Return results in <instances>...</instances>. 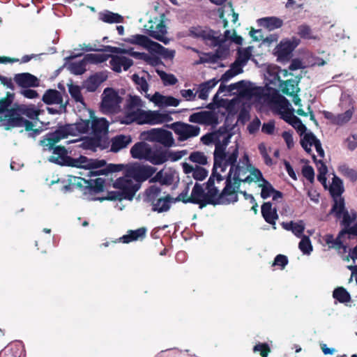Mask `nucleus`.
Segmentation results:
<instances>
[{
	"instance_id": "obj_1",
	"label": "nucleus",
	"mask_w": 357,
	"mask_h": 357,
	"mask_svg": "<svg viewBox=\"0 0 357 357\" xmlns=\"http://www.w3.org/2000/svg\"><path fill=\"white\" fill-rule=\"evenodd\" d=\"M155 172V167L134 163L126 169L124 177L115 181L113 187L122 190L120 195L126 199L132 200L139 189L141 183L149 178Z\"/></svg>"
},
{
	"instance_id": "obj_2",
	"label": "nucleus",
	"mask_w": 357,
	"mask_h": 357,
	"mask_svg": "<svg viewBox=\"0 0 357 357\" xmlns=\"http://www.w3.org/2000/svg\"><path fill=\"white\" fill-rule=\"evenodd\" d=\"M232 151L229 153L227 158V164L230 166L229 172L225 177V186L222 190V195H225L228 197L231 202H236L238 201L237 192L241 186V183H246L244 181L245 176H248V173L250 171L249 167L241 166L236 164L237 158L238 157V145L236 144L234 147H231Z\"/></svg>"
},
{
	"instance_id": "obj_3",
	"label": "nucleus",
	"mask_w": 357,
	"mask_h": 357,
	"mask_svg": "<svg viewBox=\"0 0 357 357\" xmlns=\"http://www.w3.org/2000/svg\"><path fill=\"white\" fill-rule=\"evenodd\" d=\"M216 177H213L211 174L208 181L206 183V192H204L202 186L196 183L192 188L191 196L188 200L184 199L183 192L180 193V197H183L182 201L185 203L189 202L198 204L200 208H203L208 204L213 206L218 204H229L231 200L222 195V191L220 192L218 186H215Z\"/></svg>"
},
{
	"instance_id": "obj_4",
	"label": "nucleus",
	"mask_w": 357,
	"mask_h": 357,
	"mask_svg": "<svg viewBox=\"0 0 357 357\" xmlns=\"http://www.w3.org/2000/svg\"><path fill=\"white\" fill-rule=\"evenodd\" d=\"M130 154L133 158L145 160L154 165L165 163L171 156L173 161L178 160V151L172 154L163 147H152L144 142L135 144L130 149Z\"/></svg>"
},
{
	"instance_id": "obj_5",
	"label": "nucleus",
	"mask_w": 357,
	"mask_h": 357,
	"mask_svg": "<svg viewBox=\"0 0 357 357\" xmlns=\"http://www.w3.org/2000/svg\"><path fill=\"white\" fill-rule=\"evenodd\" d=\"M59 129L54 131L49 132L43 136L39 141V145L42 146L43 151H52L53 155H51L49 160L60 165L76 166L77 161L75 158L68 155V151L63 146L56 145L61 140L67 139L68 137H57L56 132Z\"/></svg>"
},
{
	"instance_id": "obj_6",
	"label": "nucleus",
	"mask_w": 357,
	"mask_h": 357,
	"mask_svg": "<svg viewBox=\"0 0 357 357\" xmlns=\"http://www.w3.org/2000/svg\"><path fill=\"white\" fill-rule=\"evenodd\" d=\"M190 35L195 38H201L211 47H218L214 52L218 59H225L229 54V48L222 45L225 39L221 37L219 31H215L207 26H192L190 29Z\"/></svg>"
},
{
	"instance_id": "obj_7",
	"label": "nucleus",
	"mask_w": 357,
	"mask_h": 357,
	"mask_svg": "<svg viewBox=\"0 0 357 357\" xmlns=\"http://www.w3.org/2000/svg\"><path fill=\"white\" fill-rule=\"evenodd\" d=\"M231 146L229 151H225L226 147L220 144V140H218L215 144V151L213 153V167L212 169L213 177H216V183H220L224 181L225 177L221 174L225 172L229 166L227 164V158L229 153L232 151Z\"/></svg>"
},
{
	"instance_id": "obj_8",
	"label": "nucleus",
	"mask_w": 357,
	"mask_h": 357,
	"mask_svg": "<svg viewBox=\"0 0 357 357\" xmlns=\"http://www.w3.org/2000/svg\"><path fill=\"white\" fill-rule=\"evenodd\" d=\"M131 116L132 120L139 125H155L172 121V118L169 113H161L160 111H145L141 109H137L133 112Z\"/></svg>"
},
{
	"instance_id": "obj_9",
	"label": "nucleus",
	"mask_w": 357,
	"mask_h": 357,
	"mask_svg": "<svg viewBox=\"0 0 357 357\" xmlns=\"http://www.w3.org/2000/svg\"><path fill=\"white\" fill-rule=\"evenodd\" d=\"M90 127L91 121L89 119H80L75 123L58 124L56 128L59 129L58 132H56L57 137H68L79 134H85L89 132Z\"/></svg>"
},
{
	"instance_id": "obj_10",
	"label": "nucleus",
	"mask_w": 357,
	"mask_h": 357,
	"mask_svg": "<svg viewBox=\"0 0 357 357\" xmlns=\"http://www.w3.org/2000/svg\"><path fill=\"white\" fill-rule=\"evenodd\" d=\"M123 98L118 92L112 88L105 89L100 103L101 110L105 114H113L116 112Z\"/></svg>"
},
{
	"instance_id": "obj_11",
	"label": "nucleus",
	"mask_w": 357,
	"mask_h": 357,
	"mask_svg": "<svg viewBox=\"0 0 357 357\" xmlns=\"http://www.w3.org/2000/svg\"><path fill=\"white\" fill-rule=\"evenodd\" d=\"M164 15H162L160 20L155 17V20H149L148 24L145 25V30L149 36L167 44L168 40L165 37L167 29L164 22Z\"/></svg>"
},
{
	"instance_id": "obj_12",
	"label": "nucleus",
	"mask_w": 357,
	"mask_h": 357,
	"mask_svg": "<svg viewBox=\"0 0 357 357\" xmlns=\"http://www.w3.org/2000/svg\"><path fill=\"white\" fill-rule=\"evenodd\" d=\"M146 135V140L158 142L165 147H170L174 143L172 132L162 128H153L149 130Z\"/></svg>"
},
{
	"instance_id": "obj_13",
	"label": "nucleus",
	"mask_w": 357,
	"mask_h": 357,
	"mask_svg": "<svg viewBox=\"0 0 357 357\" xmlns=\"http://www.w3.org/2000/svg\"><path fill=\"white\" fill-rule=\"evenodd\" d=\"M189 121L192 123L213 126L218 124V117L213 111H202L191 114Z\"/></svg>"
},
{
	"instance_id": "obj_14",
	"label": "nucleus",
	"mask_w": 357,
	"mask_h": 357,
	"mask_svg": "<svg viewBox=\"0 0 357 357\" xmlns=\"http://www.w3.org/2000/svg\"><path fill=\"white\" fill-rule=\"evenodd\" d=\"M39 110L36 109L33 106H27L26 105H15L10 110L9 118L14 116H26L30 119H38L39 116Z\"/></svg>"
},
{
	"instance_id": "obj_15",
	"label": "nucleus",
	"mask_w": 357,
	"mask_h": 357,
	"mask_svg": "<svg viewBox=\"0 0 357 357\" xmlns=\"http://www.w3.org/2000/svg\"><path fill=\"white\" fill-rule=\"evenodd\" d=\"M13 94L8 92L6 96L0 98V126H2L5 130L7 128V122L8 121L9 115L11 107Z\"/></svg>"
},
{
	"instance_id": "obj_16",
	"label": "nucleus",
	"mask_w": 357,
	"mask_h": 357,
	"mask_svg": "<svg viewBox=\"0 0 357 357\" xmlns=\"http://www.w3.org/2000/svg\"><path fill=\"white\" fill-rule=\"evenodd\" d=\"M13 79L17 86L21 88L37 87L39 86L38 78L29 73L15 74Z\"/></svg>"
},
{
	"instance_id": "obj_17",
	"label": "nucleus",
	"mask_w": 357,
	"mask_h": 357,
	"mask_svg": "<svg viewBox=\"0 0 357 357\" xmlns=\"http://www.w3.org/2000/svg\"><path fill=\"white\" fill-rule=\"evenodd\" d=\"M109 61L112 69L116 73H121L122 67L124 70H128L132 65L133 61L131 59L123 56L110 55Z\"/></svg>"
},
{
	"instance_id": "obj_18",
	"label": "nucleus",
	"mask_w": 357,
	"mask_h": 357,
	"mask_svg": "<svg viewBox=\"0 0 357 357\" xmlns=\"http://www.w3.org/2000/svg\"><path fill=\"white\" fill-rule=\"evenodd\" d=\"M132 142L130 135H117L111 139L110 151L117 153L121 149L126 148Z\"/></svg>"
},
{
	"instance_id": "obj_19",
	"label": "nucleus",
	"mask_w": 357,
	"mask_h": 357,
	"mask_svg": "<svg viewBox=\"0 0 357 357\" xmlns=\"http://www.w3.org/2000/svg\"><path fill=\"white\" fill-rule=\"evenodd\" d=\"M261 215L265 221L271 225H275L276 220L278 219L277 209L273 208L272 203L270 202H264L261 207Z\"/></svg>"
},
{
	"instance_id": "obj_20",
	"label": "nucleus",
	"mask_w": 357,
	"mask_h": 357,
	"mask_svg": "<svg viewBox=\"0 0 357 357\" xmlns=\"http://www.w3.org/2000/svg\"><path fill=\"white\" fill-rule=\"evenodd\" d=\"M23 126L26 131L30 132L33 130L34 124L32 121L25 119L23 116H14V118L8 119L6 130H10L15 128H20Z\"/></svg>"
},
{
	"instance_id": "obj_21",
	"label": "nucleus",
	"mask_w": 357,
	"mask_h": 357,
	"mask_svg": "<svg viewBox=\"0 0 357 357\" xmlns=\"http://www.w3.org/2000/svg\"><path fill=\"white\" fill-rule=\"evenodd\" d=\"M107 75L103 73H96L91 75L84 82V87L89 92H94L99 86L107 79Z\"/></svg>"
},
{
	"instance_id": "obj_22",
	"label": "nucleus",
	"mask_w": 357,
	"mask_h": 357,
	"mask_svg": "<svg viewBox=\"0 0 357 357\" xmlns=\"http://www.w3.org/2000/svg\"><path fill=\"white\" fill-rule=\"evenodd\" d=\"M178 201V197L173 198L170 195H167L165 197L158 198L155 202H153V211H158V213L167 211L173 203Z\"/></svg>"
},
{
	"instance_id": "obj_23",
	"label": "nucleus",
	"mask_w": 357,
	"mask_h": 357,
	"mask_svg": "<svg viewBox=\"0 0 357 357\" xmlns=\"http://www.w3.org/2000/svg\"><path fill=\"white\" fill-rule=\"evenodd\" d=\"M151 101L160 107L178 105V99L172 96H165L160 94L159 92H155L152 98Z\"/></svg>"
},
{
	"instance_id": "obj_24",
	"label": "nucleus",
	"mask_w": 357,
	"mask_h": 357,
	"mask_svg": "<svg viewBox=\"0 0 357 357\" xmlns=\"http://www.w3.org/2000/svg\"><path fill=\"white\" fill-rule=\"evenodd\" d=\"M344 235H346V233L342 232V229L335 238H334L332 234H326L324 239L329 248H334L339 251L343 250V251L345 252L347 246L343 244L342 241Z\"/></svg>"
},
{
	"instance_id": "obj_25",
	"label": "nucleus",
	"mask_w": 357,
	"mask_h": 357,
	"mask_svg": "<svg viewBox=\"0 0 357 357\" xmlns=\"http://www.w3.org/2000/svg\"><path fill=\"white\" fill-rule=\"evenodd\" d=\"M146 229L144 227H141L136 230H129L128 234L123 235L122 237L114 241L113 243L123 242V243H129L139 238H143L146 235Z\"/></svg>"
},
{
	"instance_id": "obj_26",
	"label": "nucleus",
	"mask_w": 357,
	"mask_h": 357,
	"mask_svg": "<svg viewBox=\"0 0 357 357\" xmlns=\"http://www.w3.org/2000/svg\"><path fill=\"white\" fill-rule=\"evenodd\" d=\"M258 24L268 31L279 29L283 25V20L278 17H266L257 20Z\"/></svg>"
},
{
	"instance_id": "obj_27",
	"label": "nucleus",
	"mask_w": 357,
	"mask_h": 357,
	"mask_svg": "<svg viewBox=\"0 0 357 357\" xmlns=\"http://www.w3.org/2000/svg\"><path fill=\"white\" fill-rule=\"evenodd\" d=\"M199 132V127L180 122V142L185 141L189 137H196Z\"/></svg>"
},
{
	"instance_id": "obj_28",
	"label": "nucleus",
	"mask_w": 357,
	"mask_h": 357,
	"mask_svg": "<svg viewBox=\"0 0 357 357\" xmlns=\"http://www.w3.org/2000/svg\"><path fill=\"white\" fill-rule=\"evenodd\" d=\"M23 350L20 342L12 343L0 352V357H20Z\"/></svg>"
},
{
	"instance_id": "obj_29",
	"label": "nucleus",
	"mask_w": 357,
	"mask_h": 357,
	"mask_svg": "<svg viewBox=\"0 0 357 357\" xmlns=\"http://www.w3.org/2000/svg\"><path fill=\"white\" fill-rule=\"evenodd\" d=\"M42 100L47 105H61L63 102L61 93L56 89H47L43 94Z\"/></svg>"
},
{
	"instance_id": "obj_30",
	"label": "nucleus",
	"mask_w": 357,
	"mask_h": 357,
	"mask_svg": "<svg viewBox=\"0 0 357 357\" xmlns=\"http://www.w3.org/2000/svg\"><path fill=\"white\" fill-rule=\"evenodd\" d=\"M90 128L95 135H100L108 132L109 122L104 118L94 119Z\"/></svg>"
},
{
	"instance_id": "obj_31",
	"label": "nucleus",
	"mask_w": 357,
	"mask_h": 357,
	"mask_svg": "<svg viewBox=\"0 0 357 357\" xmlns=\"http://www.w3.org/2000/svg\"><path fill=\"white\" fill-rule=\"evenodd\" d=\"M298 81H295L293 79L283 81L280 84L282 92L287 96H294V94L298 93L300 89L298 87Z\"/></svg>"
},
{
	"instance_id": "obj_32",
	"label": "nucleus",
	"mask_w": 357,
	"mask_h": 357,
	"mask_svg": "<svg viewBox=\"0 0 357 357\" xmlns=\"http://www.w3.org/2000/svg\"><path fill=\"white\" fill-rule=\"evenodd\" d=\"M328 189L330 194L333 199L341 197L342 194L344 191L342 179L336 176H334L333 178L332 183Z\"/></svg>"
},
{
	"instance_id": "obj_33",
	"label": "nucleus",
	"mask_w": 357,
	"mask_h": 357,
	"mask_svg": "<svg viewBox=\"0 0 357 357\" xmlns=\"http://www.w3.org/2000/svg\"><path fill=\"white\" fill-rule=\"evenodd\" d=\"M105 50H107L112 53H116V54H128L130 56H132L136 59H142V60H144V58L146 56V54L144 53V52H135L132 49L126 50V49H121L120 47H112L109 45H107L105 47Z\"/></svg>"
},
{
	"instance_id": "obj_34",
	"label": "nucleus",
	"mask_w": 357,
	"mask_h": 357,
	"mask_svg": "<svg viewBox=\"0 0 357 357\" xmlns=\"http://www.w3.org/2000/svg\"><path fill=\"white\" fill-rule=\"evenodd\" d=\"M296 45L290 41L281 42L277 47V54L280 59H287L294 50Z\"/></svg>"
},
{
	"instance_id": "obj_35",
	"label": "nucleus",
	"mask_w": 357,
	"mask_h": 357,
	"mask_svg": "<svg viewBox=\"0 0 357 357\" xmlns=\"http://www.w3.org/2000/svg\"><path fill=\"white\" fill-rule=\"evenodd\" d=\"M99 19L106 23H122L123 17L118 13H114L109 10L99 13Z\"/></svg>"
},
{
	"instance_id": "obj_36",
	"label": "nucleus",
	"mask_w": 357,
	"mask_h": 357,
	"mask_svg": "<svg viewBox=\"0 0 357 357\" xmlns=\"http://www.w3.org/2000/svg\"><path fill=\"white\" fill-rule=\"evenodd\" d=\"M318 141L319 139L312 132H310L305 133L301 139V145L307 153H310L312 151L310 147Z\"/></svg>"
},
{
	"instance_id": "obj_37",
	"label": "nucleus",
	"mask_w": 357,
	"mask_h": 357,
	"mask_svg": "<svg viewBox=\"0 0 357 357\" xmlns=\"http://www.w3.org/2000/svg\"><path fill=\"white\" fill-rule=\"evenodd\" d=\"M334 204L331 210V213H335L337 218H340L347 210L345 209L344 199L343 197L333 199Z\"/></svg>"
},
{
	"instance_id": "obj_38",
	"label": "nucleus",
	"mask_w": 357,
	"mask_h": 357,
	"mask_svg": "<svg viewBox=\"0 0 357 357\" xmlns=\"http://www.w3.org/2000/svg\"><path fill=\"white\" fill-rule=\"evenodd\" d=\"M105 180L101 178H96L95 180H89V185H86V189L89 190V192L98 193L104 190Z\"/></svg>"
},
{
	"instance_id": "obj_39",
	"label": "nucleus",
	"mask_w": 357,
	"mask_h": 357,
	"mask_svg": "<svg viewBox=\"0 0 357 357\" xmlns=\"http://www.w3.org/2000/svg\"><path fill=\"white\" fill-rule=\"evenodd\" d=\"M339 172L350 181L354 183L357 181V171L350 168L346 164L342 165L338 167Z\"/></svg>"
},
{
	"instance_id": "obj_40",
	"label": "nucleus",
	"mask_w": 357,
	"mask_h": 357,
	"mask_svg": "<svg viewBox=\"0 0 357 357\" xmlns=\"http://www.w3.org/2000/svg\"><path fill=\"white\" fill-rule=\"evenodd\" d=\"M334 298L337 300L340 303H344L350 301L351 296L349 293L344 287L336 288L333 293Z\"/></svg>"
},
{
	"instance_id": "obj_41",
	"label": "nucleus",
	"mask_w": 357,
	"mask_h": 357,
	"mask_svg": "<svg viewBox=\"0 0 357 357\" xmlns=\"http://www.w3.org/2000/svg\"><path fill=\"white\" fill-rule=\"evenodd\" d=\"M109 56L104 54H87L84 59L87 63L98 64L106 61Z\"/></svg>"
},
{
	"instance_id": "obj_42",
	"label": "nucleus",
	"mask_w": 357,
	"mask_h": 357,
	"mask_svg": "<svg viewBox=\"0 0 357 357\" xmlns=\"http://www.w3.org/2000/svg\"><path fill=\"white\" fill-rule=\"evenodd\" d=\"M123 169V165L109 164L103 169L93 172V174L94 175H107L109 173L119 172Z\"/></svg>"
},
{
	"instance_id": "obj_43",
	"label": "nucleus",
	"mask_w": 357,
	"mask_h": 357,
	"mask_svg": "<svg viewBox=\"0 0 357 357\" xmlns=\"http://www.w3.org/2000/svg\"><path fill=\"white\" fill-rule=\"evenodd\" d=\"M126 41L130 44L139 45L146 47L149 44L148 43L150 42V39L146 36L136 34L126 39Z\"/></svg>"
},
{
	"instance_id": "obj_44",
	"label": "nucleus",
	"mask_w": 357,
	"mask_h": 357,
	"mask_svg": "<svg viewBox=\"0 0 357 357\" xmlns=\"http://www.w3.org/2000/svg\"><path fill=\"white\" fill-rule=\"evenodd\" d=\"M86 64L87 63L84 58L78 62L72 63L70 64V69L72 73L76 75H81L84 74L86 70Z\"/></svg>"
},
{
	"instance_id": "obj_45",
	"label": "nucleus",
	"mask_w": 357,
	"mask_h": 357,
	"mask_svg": "<svg viewBox=\"0 0 357 357\" xmlns=\"http://www.w3.org/2000/svg\"><path fill=\"white\" fill-rule=\"evenodd\" d=\"M68 91L76 102L84 103V98L79 86L73 84H70Z\"/></svg>"
},
{
	"instance_id": "obj_46",
	"label": "nucleus",
	"mask_w": 357,
	"mask_h": 357,
	"mask_svg": "<svg viewBox=\"0 0 357 357\" xmlns=\"http://www.w3.org/2000/svg\"><path fill=\"white\" fill-rule=\"evenodd\" d=\"M301 251L305 255H309L312 251V245L310 239L307 236H303L298 244Z\"/></svg>"
},
{
	"instance_id": "obj_47",
	"label": "nucleus",
	"mask_w": 357,
	"mask_h": 357,
	"mask_svg": "<svg viewBox=\"0 0 357 357\" xmlns=\"http://www.w3.org/2000/svg\"><path fill=\"white\" fill-rule=\"evenodd\" d=\"M354 109H349L345 112L336 115L335 125L342 126L349 121L353 116Z\"/></svg>"
},
{
	"instance_id": "obj_48",
	"label": "nucleus",
	"mask_w": 357,
	"mask_h": 357,
	"mask_svg": "<svg viewBox=\"0 0 357 357\" xmlns=\"http://www.w3.org/2000/svg\"><path fill=\"white\" fill-rule=\"evenodd\" d=\"M132 80L138 86V89L145 93L148 91L149 84L144 77H141L137 74H133L132 75Z\"/></svg>"
},
{
	"instance_id": "obj_49",
	"label": "nucleus",
	"mask_w": 357,
	"mask_h": 357,
	"mask_svg": "<svg viewBox=\"0 0 357 357\" xmlns=\"http://www.w3.org/2000/svg\"><path fill=\"white\" fill-rule=\"evenodd\" d=\"M157 73L165 85H173L177 82V79L174 75L167 74L165 71L159 70H157Z\"/></svg>"
},
{
	"instance_id": "obj_50",
	"label": "nucleus",
	"mask_w": 357,
	"mask_h": 357,
	"mask_svg": "<svg viewBox=\"0 0 357 357\" xmlns=\"http://www.w3.org/2000/svg\"><path fill=\"white\" fill-rule=\"evenodd\" d=\"M252 55L251 47H248L243 50H239L238 51V57L236 60L241 63L243 65H245L248 60L250 59Z\"/></svg>"
},
{
	"instance_id": "obj_51",
	"label": "nucleus",
	"mask_w": 357,
	"mask_h": 357,
	"mask_svg": "<svg viewBox=\"0 0 357 357\" xmlns=\"http://www.w3.org/2000/svg\"><path fill=\"white\" fill-rule=\"evenodd\" d=\"M264 178H263L261 171L257 168L253 167L250 172V174L248 175V176H245L244 181L248 183H250L253 181H258L261 180L264 182Z\"/></svg>"
},
{
	"instance_id": "obj_52",
	"label": "nucleus",
	"mask_w": 357,
	"mask_h": 357,
	"mask_svg": "<svg viewBox=\"0 0 357 357\" xmlns=\"http://www.w3.org/2000/svg\"><path fill=\"white\" fill-rule=\"evenodd\" d=\"M297 33L301 38L304 39H311L313 38L310 26L305 24L298 26Z\"/></svg>"
},
{
	"instance_id": "obj_53",
	"label": "nucleus",
	"mask_w": 357,
	"mask_h": 357,
	"mask_svg": "<svg viewBox=\"0 0 357 357\" xmlns=\"http://www.w3.org/2000/svg\"><path fill=\"white\" fill-rule=\"evenodd\" d=\"M261 197L264 199L271 197V195L275 191V188L273 187V185L266 179H264V185H261Z\"/></svg>"
},
{
	"instance_id": "obj_54",
	"label": "nucleus",
	"mask_w": 357,
	"mask_h": 357,
	"mask_svg": "<svg viewBox=\"0 0 357 357\" xmlns=\"http://www.w3.org/2000/svg\"><path fill=\"white\" fill-rule=\"evenodd\" d=\"M254 352H259L261 357H268L271 349L267 343H258L253 348Z\"/></svg>"
},
{
	"instance_id": "obj_55",
	"label": "nucleus",
	"mask_w": 357,
	"mask_h": 357,
	"mask_svg": "<svg viewBox=\"0 0 357 357\" xmlns=\"http://www.w3.org/2000/svg\"><path fill=\"white\" fill-rule=\"evenodd\" d=\"M190 160L200 165H206L207 163L206 156L202 152H193L190 155Z\"/></svg>"
},
{
	"instance_id": "obj_56",
	"label": "nucleus",
	"mask_w": 357,
	"mask_h": 357,
	"mask_svg": "<svg viewBox=\"0 0 357 357\" xmlns=\"http://www.w3.org/2000/svg\"><path fill=\"white\" fill-rule=\"evenodd\" d=\"M258 149L259 151L260 154L264 160V162L268 166H271L273 165L272 158L269 156L267 152V149L266 145L264 143H261L258 146Z\"/></svg>"
},
{
	"instance_id": "obj_57",
	"label": "nucleus",
	"mask_w": 357,
	"mask_h": 357,
	"mask_svg": "<svg viewBox=\"0 0 357 357\" xmlns=\"http://www.w3.org/2000/svg\"><path fill=\"white\" fill-rule=\"evenodd\" d=\"M208 175V171L204 167L197 166L193 171L192 176L197 181H203Z\"/></svg>"
},
{
	"instance_id": "obj_58",
	"label": "nucleus",
	"mask_w": 357,
	"mask_h": 357,
	"mask_svg": "<svg viewBox=\"0 0 357 357\" xmlns=\"http://www.w3.org/2000/svg\"><path fill=\"white\" fill-rule=\"evenodd\" d=\"M289 261L287 256L283 255H278L272 264L273 266H278L280 267L281 270H283L285 266L287 265Z\"/></svg>"
},
{
	"instance_id": "obj_59",
	"label": "nucleus",
	"mask_w": 357,
	"mask_h": 357,
	"mask_svg": "<svg viewBox=\"0 0 357 357\" xmlns=\"http://www.w3.org/2000/svg\"><path fill=\"white\" fill-rule=\"evenodd\" d=\"M202 142L205 145H209L211 143H216L218 141L217 138V133L208 132L204 135L201 138Z\"/></svg>"
},
{
	"instance_id": "obj_60",
	"label": "nucleus",
	"mask_w": 357,
	"mask_h": 357,
	"mask_svg": "<svg viewBox=\"0 0 357 357\" xmlns=\"http://www.w3.org/2000/svg\"><path fill=\"white\" fill-rule=\"evenodd\" d=\"M302 174L303 176L310 183H312L314 181V172L312 167L310 165L304 166L302 169Z\"/></svg>"
},
{
	"instance_id": "obj_61",
	"label": "nucleus",
	"mask_w": 357,
	"mask_h": 357,
	"mask_svg": "<svg viewBox=\"0 0 357 357\" xmlns=\"http://www.w3.org/2000/svg\"><path fill=\"white\" fill-rule=\"evenodd\" d=\"M106 165L105 160H91L90 163L84 165L85 169H94L100 167H103Z\"/></svg>"
},
{
	"instance_id": "obj_62",
	"label": "nucleus",
	"mask_w": 357,
	"mask_h": 357,
	"mask_svg": "<svg viewBox=\"0 0 357 357\" xmlns=\"http://www.w3.org/2000/svg\"><path fill=\"white\" fill-rule=\"evenodd\" d=\"M148 43L149 44L147 45V47H146V48H148V49L151 50V51L162 54L165 50V48L162 45H161L160 44H159L156 42L151 40V39H150V42Z\"/></svg>"
},
{
	"instance_id": "obj_63",
	"label": "nucleus",
	"mask_w": 357,
	"mask_h": 357,
	"mask_svg": "<svg viewBox=\"0 0 357 357\" xmlns=\"http://www.w3.org/2000/svg\"><path fill=\"white\" fill-rule=\"evenodd\" d=\"M342 220L341 221V225L343 226V229L350 228L351 226V223L354 222L350 217V213L348 211H345L343 214H342Z\"/></svg>"
},
{
	"instance_id": "obj_64",
	"label": "nucleus",
	"mask_w": 357,
	"mask_h": 357,
	"mask_svg": "<svg viewBox=\"0 0 357 357\" xmlns=\"http://www.w3.org/2000/svg\"><path fill=\"white\" fill-rule=\"evenodd\" d=\"M219 59L218 57H216V55L215 53H207L206 54V57H201L199 59V61H198L197 63H215L218 62Z\"/></svg>"
}]
</instances>
